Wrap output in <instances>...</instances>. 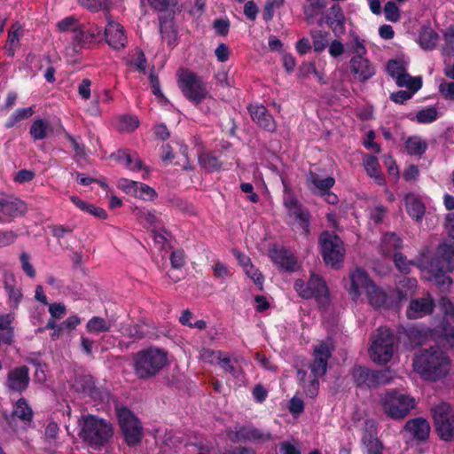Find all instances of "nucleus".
I'll list each match as a JSON object with an SVG mask.
<instances>
[{
  "label": "nucleus",
  "instance_id": "f257e3e1",
  "mask_svg": "<svg viewBox=\"0 0 454 454\" xmlns=\"http://www.w3.org/2000/svg\"><path fill=\"white\" fill-rule=\"evenodd\" d=\"M418 267L424 278L434 282L442 291L449 289L452 284L449 273L454 270V241L441 244L430 260L423 255Z\"/></svg>",
  "mask_w": 454,
  "mask_h": 454
},
{
  "label": "nucleus",
  "instance_id": "f03ea898",
  "mask_svg": "<svg viewBox=\"0 0 454 454\" xmlns=\"http://www.w3.org/2000/svg\"><path fill=\"white\" fill-rule=\"evenodd\" d=\"M334 345L332 339L321 340L314 346L313 362L310 364L311 374L307 379V372L298 371V377L306 395L311 398L317 395L319 387L318 378L323 377L327 370L328 360L332 356Z\"/></svg>",
  "mask_w": 454,
  "mask_h": 454
},
{
  "label": "nucleus",
  "instance_id": "7ed1b4c3",
  "mask_svg": "<svg viewBox=\"0 0 454 454\" xmlns=\"http://www.w3.org/2000/svg\"><path fill=\"white\" fill-rule=\"evenodd\" d=\"M451 368V361L441 349L431 348L422 351L413 360L414 371L424 380L436 381L445 378Z\"/></svg>",
  "mask_w": 454,
  "mask_h": 454
},
{
  "label": "nucleus",
  "instance_id": "20e7f679",
  "mask_svg": "<svg viewBox=\"0 0 454 454\" xmlns=\"http://www.w3.org/2000/svg\"><path fill=\"white\" fill-rule=\"evenodd\" d=\"M79 435L92 446H101L112 436V427L104 419L93 415H83L79 419Z\"/></svg>",
  "mask_w": 454,
  "mask_h": 454
},
{
  "label": "nucleus",
  "instance_id": "39448f33",
  "mask_svg": "<svg viewBox=\"0 0 454 454\" xmlns=\"http://www.w3.org/2000/svg\"><path fill=\"white\" fill-rule=\"evenodd\" d=\"M167 363V353L160 348H149L141 350L135 356V374L139 379L153 377Z\"/></svg>",
  "mask_w": 454,
  "mask_h": 454
},
{
  "label": "nucleus",
  "instance_id": "423d86ee",
  "mask_svg": "<svg viewBox=\"0 0 454 454\" xmlns=\"http://www.w3.org/2000/svg\"><path fill=\"white\" fill-rule=\"evenodd\" d=\"M384 413L393 419H402L415 407V399L409 395L391 390L380 397Z\"/></svg>",
  "mask_w": 454,
  "mask_h": 454
},
{
  "label": "nucleus",
  "instance_id": "0eeeda50",
  "mask_svg": "<svg viewBox=\"0 0 454 454\" xmlns=\"http://www.w3.org/2000/svg\"><path fill=\"white\" fill-rule=\"evenodd\" d=\"M394 335L389 328L380 327L372 337L370 356L378 364H387L394 354Z\"/></svg>",
  "mask_w": 454,
  "mask_h": 454
},
{
  "label": "nucleus",
  "instance_id": "6e6552de",
  "mask_svg": "<svg viewBox=\"0 0 454 454\" xmlns=\"http://www.w3.org/2000/svg\"><path fill=\"white\" fill-rule=\"evenodd\" d=\"M178 85L184 97L194 104L198 105L208 97L207 83L191 71L178 72Z\"/></svg>",
  "mask_w": 454,
  "mask_h": 454
},
{
  "label": "nucleus",
  "instance_id": "1a4fd4ad",
  "mask_svg": "<svg viewBox=\"0 0 454 454\" xmlns=\"http://www.w3.org/2000/svg\"><path fill=\"white\" fill-rule=\"evenodd\" d=\"M116 412L127 444L129 446L138 444L143 435V427L138 419L126 407H118Z\"/></svg>",
  "mask_w": 454,
  "mask_h": 454
},
{
  "label": "nucleus",
  "instance_id": "9d476101",
  "mask_svg": "<svg viewBox=\"0 0 454 454\" xmlns=\"http://www.w3.org/2000/svg\"><path fill=\"white\" fill-rule=\"evenodd\" d=\"M320 246L325 262L333 268H339L345 254V249L341 239L328 231L320 236Z\"/></svg>",
  "mask_w": 454,
  "mask_h": 454
},
{
  "label": "nucleus",
  "instance_id": "9b49d317",
  "mask_svg": "<svg viewBox=\"0 0 454 454\" xmlns=\"http://www.w3.org/2000/svg\"><path fill=\"white\" fill-rule=\"evenodd\" d=\"M408 62L403 59H391L387 62V72L399 87L418 91L422 86L420 76L412 77L407 73Z\"/></svg>",
  "mask_w": 454,
  "mask_h": 454
},
{
  "label": "nucleus",
  "instance_id": "f8f14e48",
  "mask_svg": "<svg viewBox=\"0 0 454 454\" xmlns=\"http://www.w3.org/2000/svg\"><path fill=\"white\" fill-rule=\"evenodd\" d=\"M436 431L444 441L454 439V414L450 406L441 403L432 408Z\"/></svg>",
  "mask_w": 454,
  "mask_h": 454
},
{
  "label": "nucleus",
  "instance_id": "ddd939ff",
  "mask_svg": "<svg viewBox=\"0 0 454 454\" xmlns=\"http://www.w3.org/2000/svg\"><path fill=\"white\" fill-rule=\"evenodd\" d=\"M294 289L304 299L315 298L318 301H324L328 296L325 282L320 276L315 273L310 275L309 280L306 285L301 279L296 280Z\"/></svg>",
  "mask_w": 454,
  "mask_h": 454
},
{
  "label": "nucleus",
  "instance_id": "4468645a",
  "mask_svg": "<svg viewBox=\"0 0 454 454\" xmlns=\"http://www.w3.org/2000/svg\"><path fill=\"white\" fill-rule=\"evenodd\" d=\"M387 371H372L363 367H356L352 372L355 382L359 387H376L389 382Z\"/></svg>",
  "mask_w": 454,
  "mask_h": 454
},
{
  "label": "nucleus",
  "instance_id": "2eb2a0df",
  "mask_svg": "<svg viewBox=\"0 0 454 454\" xmlns=\"http://www.w3.org/2000/svg\"><path fill=\"white\" fill-rule=\"evenodd\" d=\"M349 280L350 285L348 287V293L354 301L362 300L363 295L365 296L373 283L367 272L360 268H356L350 272Z\"/></svg>",
  "mask_w": 454,
  "mask_h": 454
},
{
  "label": "nucleus",
  "instance_id": "dca6fc26",
  "mask_svg": "<svg viewBox=\"0 0 454 454\" xmlns=\"http://www.w3.org/2000/svg\"><path fill=\"white\" fill-rule=\"evenodd\" d=\"M117 187L125 193L144 200H153L157 195L154 189L149 185L127 178L120 179Z\"/></svg>",
  "mask_w": 454,
  "mask_h": 454
},
{
  "label": "nucleus",
  "instance_id": "f3484780",
  "mask_svg": "<svg viewBox=\"0 0 454 454\" xmlns=\"http://www.w3.org/2000/svg\"><path fill=\"white\" fill-rule=\"evenodd\" d=\"M284 205L287 209L290 217L299 222V224L304 234L309 232V212L303 208L298 200L290 194L284 197Z\"/></svg>",
  "mask_w": 454,
  "mask_h": 454
},
{
  "label": "nucleus",
  "instance_id": "a211bd4d",
  "mask_svg": "<svg viewBox=\"0 0 454 454\" xmlns=\"http://www.w3.org/2000/svg\"><path fill=\"white\" fill-rule=\"evenodd\" d=\"M349 65L350 71L355 78L362 82L371 79L376 73L375 67L366 57L353 56L350 59Z\"/></svg>",
  "mask_w": 454,
  "mask_h": 454
},
{
  "label": "nucleus",
  "instance_id": "6ab92c4d",
  "mask_svg": "<svg viewBox=\"0 0 454 454\" xmlns=\"http://www.w3.org/2000/svg\"><path fill=\"white\" fill-rule=\"evenodd\" d=\"M111 157L114 158L119 164L124 166L131 171L144 170L145 172L142 176L144 179H145L150 173L148 168L143 166L140 158L136 153H131L127 150H120L115 153H113Z\"/></svg>",
  "mask_w": 454,
  "mask_h": 454
},
{
  "label": "nucleus",
  "instance_id": "aec40b11",
  "mask_svg": "<svg viewBox=\"0 0 454 454\" xmlns=\"http://www.w3.org/2000/svg\"><path fill=\"white\" fill-rule=\"evenodd\" d=\"M71 39L73 40L72 44L65 49L66 56L70 59H74L82 47L94 41L84 25H79L78 28L74 30V35H71Z\"/></svg>",
  "mask_w": 454,
  "mask_h": 454
},
{
  "label": "nucleus",
  "instance_id": "412c9836",
  "mask_svg": "<svg viewBox=\"0 0 454 454\" xmlns=\"http://www.w3.org/2000/svg\"><path fill=\"white\" fill-rule=\"evenodd\" d=\"M404 201L407 214L416 222H420L426 212V198L411 192L405 196Z\"/></svg>",
  "mask_w": 454,
  "mask_h": 454
},
{
  "label": "nucleus",
  "instance_id": "4be33fe9",
  "mask_svg": "<svg viewBox=\"0 0 454 454\" xmlns=\"http://www.w3.org/2000/svg\"><path fill=\"white\" fill-rule=\"evenodd\" d=\"M105 36L106 43L114 49L124 47L127 42L122 26L110 19L105 28Z\"/></svg>",
  "mask_w": 454,
  "mask_h": 454
},
{
  "label": "nucleus",
  "instance_id": "5701e85b",
  "mask_svg": "<svg viewBox=\"0 0 454 454\" xmlns=\"http://www.w3.org/2000/svg\"><path fill=\"white\" fill-rule=\"evenodd\" d=\"M433 309L434 301L430 295H427L412 300L406 310V315L410 319H417L430 314Z\"/></svg>",
  "mask_w": 454,
  "mask_h": 454
},
{
  "label": "nucleus",
  "instance_id": "b1692460",
  "mask_svg": "<svg viewBox=\"0 0 454 454\" xmlns=\"http://www.w3.org/2000/svg\"><path fill=\"white\" fill-rule=\"evenodd\" d=\"M0 211L4 215L17 217L27 212V206L18 198L0 195Z\"/></svg>",
  "mask_w": 454,
  "mask_h": 454
},
{
  "label": "nucleus",
  "instance_id": "393cba45",
  "mask_svg": "<svg viewBox=\"0 0 454 454\" xmlns=\"http://www.w3.org/2000/svg\"><path fill=\"white\" fill-rule=\"evenodd\" d=\"M249 114L254 121L268 131H275L276 122L262 105H251L248 106Z\"/></svg>",
  "mask_w": 454,
  "mask_h": 454
},
{
  "label": "nucleus",
  "instance_id": "a878e982",
  "mask_svg": "<svg viewBox=\"0 0 454 454\" xmlns=\"http://www.w3.org/2000/svg\"><path fill=\"white\" fill-rule=\"evenodd\" d=\"M28 382V370L26 366H21L9 372L6 385L13 391L21 392L27 387Z\"/></svg>",
  "mask_w": 454,
  "mask_h": 454
},
{
  "label": "nucleus",
  "instance_id": "bb28decb",
  "mask_svg": "<svg viewBox=\"0 0 454 454\" xmlns=\"http://www.w3.org/2000/svg\"><path fill=\"white\" fill-rule=\"evenodd\" d=\"M271 258L279 268L286 271H295L299 268L296 258L286 249H274L271 252Z\"/></svg>",
  "mask_w": 454,
  "mask_h": 454
},
{
  "label": "nucleus",
  "instance_id": "cd10ccee",
  "mask_svg": "<svg viewBox=\"0 0 454 454\" xmlns=\"http://www.w3.org/2000/svg\"><path fill=\"white\" fill-rule=\"evenodd\" d=\"M367 430L363 438L362 442L365 450L366 454H381L382 444L379 439L372 433L375 430V422L373 420H367L365 422Z\"/></svg>",
  "mask_w": 454,
  "mask_h": 454
},
{
  "label": "nucleus",
  "instance_id": "c85d7f7f",
  "mask_svg": "<svg viewBox=\"0 0 454 454\" xmlns=\"http://www.w3.org/2000/svg\"><path fill=\"white\" fill-rule=\"evenodd\" d=\"M404 428L413 436V438L419 441L426 440L430 432V426L428 422L422 418L409 420L405 424Z\"/></svg>",
  "mask_w": 454,
  "mask_h": 454
},
{
  "label": "nucleus",
  "instance_id": "c756f323",
  "mask_svg": "<svg viewBox=\"0 0 454 454\" xmlns=\"http://www.w3.org/2000/svg\"><path fill=\"white\" fill-rule=\"evenodd\" d=\"M403 247L402 239L395 232L385 233L380 244V253L383 255H391Z\"/></svg>",
  "mask_w": 454,
  "mask_h": 454
},
{
  "label": "nucleus",
  "instance_id": "7c9ffc66",
  "mask_svg": "<svg viewBox=\"0 0 454 454\" xmlns=\"http://www.w3.org/2000/svg\"><path fill=\"white\" fill-rule=\"evenodd\" d=\"M51 132L52 129L49 121L42 118L34 120L29 130L34 140H43L47 138Z\"/></svg>",
  "mask_w": 454,
  "mask_h": 454
},
{
  "label": "nucleus",
  "instance_id": "2f4dec72",
  "mask_svg": "<svg viewBox=\"0 0 454 454\" xmlns=\"http://www.w3.org/2000/svg\"><path fill=\"white\" fill-rule=\"evenodd\" d=\"M14 318L15 314L13 312L0 315V331L3 332L0 334V343L10 344L12 342L13 331L11 325Z\"/></svg>",
  "mask_w": 454,
  "mask_h": 454
},
{
  "label": "nucleus",
  "instance_id": "473e14b6",
  "mask_svg": "<svg viewBox=\"0 0 454 454\" xmlns=\"http://www.w3.org/2000/svg\"><path fill=\"white\" fill-rule=\"evenodd\" d=\"M327 24L335 35L344 32L345 17L340 7H332L327 17Z\"/></svg>",
  "mask_w": 454,
  "mask_h": 454
},
{
  "label": "nucleus",
  "instance_id": "72a5a7b5",
  "mask_svg": "<svg viewBox=\"0 0 454 454\" xmlns=\"http://www.w3.org/2000/svg\"><path fill=\"white\" fill-rule=\"evenodd\" d=\"M365 297L370 305L374 308L384 307L387 302V296L386 293L374 283H372L371 287L368 289Z\"/></svg>",
  "mask_w": 454,
  "mask_h": 454
},
{
  "label": "nucleus",
  "instance_id": "f704fd0d",
  "mask_svg": "<svg viewBox=\"0 0 454 454\" xmlns=\"http://www.w3.org/2000/svg\"><path fill=\"white\" fill-rule=\"evenodd\" d=\"M23 35V29L18 23L13 24L8 33V39L5 44V51L9 56H13L19 46L20 39Z\"/></svg>",
  "mask_w": 454,
  "mask_h": 454
},
{
  "label": "nucleus",
  "instance_id": "c9c22d12",
  "mask_svg": "<svg viewBox=\"0 0 454 454\" xmlns=\"http://www.w3.org/2000/svg\"><path fill=\"white\" fill-rule=\"evenodd\" d=\"M438 40V34L430 27L424 28L419 37L420 46L427 51L433 50Z\"/></svg>",
  "mask_w": 454,
  "mask_h": 454
},
{
  "label": "nucleus",
  "instance_id": "e433bc0d",
  "mask_svg": "<svg viewBox=\"0 0 454 454\" xmlns=\"http://www.w3.org/2000/svg\"><path fill=\"white\" fill-rule=\"evenodd\" d=\"M111 323L100 317H91L86 324L87 332L93 334L108 332L111 329Z\"/></svg>",
  "mask_w": 454,
  "mask_h": 454
},
{
  "label": "nucleus",
  "instance_id": "4c0bfd02",
  "mask_svg": "<svg viewBox=\"0 0 454 454\" xmlns=\"http://www.w3.org/2000/svg\"><path fill=\"white\" fill-rule=\"evenodd\" d=\"M364 165L368 175L379 184H381L383 178L377 158L372 155H366L364 158Z\"/></svg>",
  "mask_w": 454,
  "mask_h": 454
},
{
  "label": "nucleus",
  "instance_id": "58836bf2",
  "mask_svg": "<svg viewBox=\"0 0 454 454\" xmlns=\"http://www.w3.org/2000/svg\"><path fill=\"white\" fill-rule=\"evenodd\" d=\"M406 150L411 155H421L427 149V142L420 137H411L405 143Z\"/></svg>",
  "mask_w": 454,
  "mask_h": 454
},
{
  "label": "nucleus",
  "instance_id": "ea45409f",
  "mask_svg": "<svg viewBox=\"0 0 454 454\" xmlns=\"http://www.w3.org/2000/svg\"><path fill=\"white\" fill-rule=\"evenodd\" d=\"M12 414L25 421H30L33 417V411L24 398H20L13 408Z\"/></svg>",
  "mask_w": 454,
  "mask_h": 454
},
{
  "label": "nucleus",
  "instance_id": "a19ab883",
  "mask_svg": "<svg viewBox=\"0 0 454 454\" xmlns=\"http://www.w3.org/2000/svg\"><path fill=\"white\" fill-rule=\"evenodd\" d=\"M309 182L314 185V187L318 190V192L323 194L325 192L329 191L335 183L333 177H325L322 178L318 175L310 173L309 177Z\"/></svg>",
  "mask_w": 454,
  "mask_h": 454
},
{
  "label": "nucleus",
  "instance_id": "79ce46f5",
  "mask_svg": "<svg viewBox=\"0 0 454 454\" xmlns=\"http://www.w3.org/2000/svg\"><path fill=\"white\" fill-rule=\"evenodd\" d=\"M417 279L413 278H407L404 277L402 278L397 286L398 293H399V299L403 300L407 295L412 294L417 288Z\"/></svg>",
  "mask_w": 454,
  "mask_h": 454
},
{
  "label": "nucleus",
  "instance_id": "37998d69",
  "mask_svg": "<svg viewBox=\"0 0 454 454\" xmlns=\"http://www.w3.org/2000/svg\"><path fill=\"white\" fill-rule=\"evenodd\" d=\"M33 114L34 109L32 107L19 108L9 117L5 123V127L7 129H11L22 120L32 116Z\"/></svg>",
  "mask_w": 454,
  "mask_h": 454
},
{
  "label": "nucleus",
  "instance_id": "c03bdc74",
  "mask_svg": "<svg viewBox=\"0 0 454 454\" xmlns=\"http://www.w3.org/2000/svg\"><path fill=\"white\" fill-rule=\"evenodd\" d=\"M439 117V113L434 106H429L419 110L416 114L419 123L427 124L434 121Z\"/></svg>",
  "mask_w": 454,
  "mask_h": 454
},
{
  "label": "nucleus",
  "instance_id": "a18cd8bd",
  "mask_svg": "<svg viewBox=\"0 0 454 454\" xmlns=\"http://www.w3.org/2000/svg\"><path fill=\"white\" fill-rule=\"evenodd\" d=\"M315 51H323L329 42V34L321 30H314L310 33Z\"/></svg>",
  "mask_w": 454,
  "mask_h": 454
},
{
  "label": "nucleus",
  "instance_id": "49530a36",
  "mask_svg": "<svg viewBox=\"0 0 454 454\" xmlns=\"http://www.w3.org/2000/svg\"><path fill=\"white\" fill-rule=\"evenodd\" d=\"M139 125V121L136 116L122 115L119 118L117 128L121 132H132Z\"/></svg>",
  "mask_w": 454,
  "mask_h": 454
},
{
  "label": "nucleus",
  "instance_id": "de8ad7c7",
  "mask_svg": "<svg viewBox=\"0 0 454 454\" xmlns=\"http://www.w3.org/2000/svg\"><path fill=\"white\" fill-rule=\"evenodd\" d=\"M5 289L8 294L9 307L12 310L17 309L23 296L21 288L15 286H6Z\"/></svg>",
  "mask_w": 454,
  "mask_h": 454
},
{
  "label": "nucleus",
  "instance_id": "09e8293b",
  "mask_svg": "<svg viewBox=\"0 0 454 454\" xmlns=\"http://www.w3.org/2000/svg\"><path fill=\"white\" fill-rule=\"evenodd\" d=\"M138 219L146 227L154 229L159 223V217L154 210L143 209L137 213Z\"/></svg>",
  "mask_w": 454,
  "mask_h": 454
},
{
  "label": "nucleus",
  "instance_id": "8fccbe9b",
  "mask_svg": "<svg viewBox=\"0 0 454 454\" xmlns=\"http://www.w3.org/2000/svg\"><path fill=\"white\" fill-rule=\"evenodd\" d=\"M199 162L201 168L207 171H215L221 168L217 158L206 153L200 154Z\"/></svg>",
  "mask_w": 454,
  "mask_h": 454
},
{
  "label": "nucleus",
  "instance_id": "3c124183",
  "mask_svg": "<svg viewBox=\"0 0 454 454\" xmlns=\"http://www.w3.org/2000/svg\"><path fill=\"white\" fill-rule=\"evenodd\" d=\"M78 2L82 7L92 12L109 8V0H78Z\"/></svg>",
  "mask_w": 454,
  "mask_h": 454
},
{
  "label": "nucleus",
  "instance_id": "603ef678",
  "mask_svg": "<svg viewBox=\"0 0 454 454\" xmlns=\"http://www.w3.org/2000/svg\"><path fill=\"white\" fill-rule=\"evenodd\" d=\"M161 37L168 45L175 43L176 40V32L171 22H161L160 27Z\"/></svg>",
  "mask_w": 454,
  "mask_h": 454
},
{
  "label": "nucleus",
  "instance_id": "864d4df0",
  "mask_svg": "<svg viewBox=\"0 0 454 454\" xmlns=\"http://www.w3.org/2000/svg\"><path fill=\"white\" fill-rule=\"evenodd\" d=\"M285 0H266L262 14L263 19L266 21L271 20L274 17L275 10L283 6Z\"/></svg>",
  "mask_w": 454,
  "mask_h": 454
},
{
  "label": "nucleus",
  "instance_id": "5fc2aeb1",
  "mask_svg": "<svg viewBox=\"0 0 454 454\" xmlns=\"http://www.w3.org/2000/svg\"><path fill=\"white\" fill-rule=\"evenodd\" d=\"M444 46L442 49V54L450 55L454 53V28L448 27L444 33Z\"/></svg>",
  "mask_w": 454,
  "mask_h": 454
},
{
  "label": "nucleus",
  "instance_id": "6e6d98bb",
  "mask_svg": "<svg viewBox=\"0 0 454 454\" xmlns=\"http://www.w3.org/2000/svg\"><path fill=\"white\" fill-rule=\"evenodd\" d=\"M384 13L386 20L391 22H396L400 19V10L396 4L393 1H388L384 7Z\"/></svg>",
  "mask_w": 454,
  "mask_h": 454
},
{
  "label": "nucleus",
  "instance_id": "4d7b16f0",
  "mask_svg": "<svg viewBox=\"0 0 454 454\" xmlns=\"http://www.w3.org/2000/svg\"><path fill=\"white\" fill-rule=\"evenodd\" d=\"M79 25L74 17H67L60 20L57 27L60 32H71L72 35H74V30L78 28Z\"/></svg>",
  "mask_w": 454,
  "mask_h": 454
},
{
  "label": "nucleus",
  "instance_id": "13d9d810",
  "mask_svg": "<svg viewBox=\"0 0 454 454\" xmlns=\"http://www.w3.org/2000/svg\"><path fill=\"white\" fill-rule=\"evenodd\" d=\"M243 270L245 274L254 281V285L262 290L263 286V277L261 272L253 264Z\"/></svg>",
  "mask_w": 454,
  "mask_h": 454
},
{
  "label": "nucleus",
  "instance_id": "bf43d9fd",
  "mask_svg": "<svg viewBox=\"0 0 454 454\" xmlns=\"http://www.w3.org/2000/svg\"><path fill=\"white\" fill-rule=\"evenodd\" d=\"M22 270L30 278H34L36 275L35 270L30 262V256L27 253L23 252L20 255Z\"/></svg>",
  "mask_w": 454,
  "mask_h": 454
},
{
  "label": "nucleus",
  "instance_id": "052dcab7",
  "mask_svg": "<svg viewBox=\"0 0 454 454\" xmlns=\"http://www.w3.org/2000/svg\"><path fill=\"white\" fill-rule=\"evenodd\" d=\"M438 90L447 100H454V82L442 80L438 85Z\"/></svg>",
  "mask_w": 454,
  "mask_h": 454
},
{
  "label": "nucleus",
  "instance_id": "680f3d73",
  "mask_svg": "<svg viewBox=\"0 0 454 454\" xmlns=\"http://www.w3.org/2000/svg\"><path fill=\"white\" fill-rule=\"evenodd\" d=\"M223 354L221 351H214L209 348H202L200 351V359L205 363L214 364L221 358Z\"/></svg>",
  "mask_w": 454,
  "mask_h": 454
},
{
  "label": "nucleus",
  "instance_id": "e2e57ef3",
  "mask_svg": "<svg viewBox=\"0 0 454 454\" xmlns=\"http://www.w3.org/2000/svg\"><path fill=\"white\" fill-rule=\"evenodd\" d=\"M212 270L214 277L222 280H224L231 276L230 268L221 262H215V265L212 266Z\"/></svg>",
  "mask_w": 454,
  "mask_h": 454
},
{
  "label": "nucleus",
  "instance_id": "0e129e2a",
  "mask_svg": "<svg viewBox=\"0 0 454 454\" xmlns=\"http://www.w3.org/2000/svg\"><path fill=\"white\" fill-rule=\"evenodd\" d=\"M350 51L354 54V56H358L360 58L365 57L367 53V50L364 43V41L361 40L357 35L354 36Z\"/></svg>",
  "mask_w": 454,
  "mask_h": 454
},
{
  "label": "nucleus",
  "instance_id": "69168bd1",
  "mask_svg": "<svg viewBox=\"0 0 454 454\" xmlns=\"http://www.w3.org/2000/svg\"><path fill=\"white\" fill-rule=\"evenodd\" d=\"M394 262L396 268L403 273L409 272L410 267L412 265V262L408 261L401 253L394 254Z\"/></svg>",
  "mask_w": 454,
  "mask_h": 454
},
{
  "label": "nucleus",
  "instance_id": "338daca9",
  "mask_svg": "<svg viewBox=\"0 0 454 454\" xmlns=\"http://www.w3.org/2000/svg\"><path fill=\"white\" fill-rule=\"evenodd\" d=\"M49 312L54 319L62 318L67 313L66 306L60 302L51 303L49 306Z\"/></svg>",
  "mask_w": 454,
  "mask_h": 454
},
{
  "label": "nucleus",
  "instance_id": "774afa93",
  "mask_svg": "<svg viewBox=\"0 0 454 454\" xmlns=\"http://www.w3.org/2000/svg\"><path fill=\"white\" fill-rule=\"evenodd\" d=\"M416 92L417 91H413L411 89H408V91L400 90L395 93H392L390 98L397 104H403L410 99Z\"/></svg>",
  "mask_w": 454,
  "mask_h": 454
}]
</instances>
